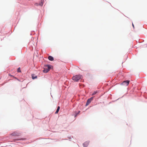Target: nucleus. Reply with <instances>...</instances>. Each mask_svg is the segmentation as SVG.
Listing matches in <instances>:
<instances>
[{"mask_svg": "<svg viewBox=\"0 0 147 147\" xmlns=\"http://www.w3.org/2000/svg\"><path fill=\"white\" fill-rule=\"evenodd\" d=\"M60 109V107L59 106H58L57 107V110L55 112V114H57L58 113L59 110Z\"/></svg>", "mask_w": 147, "mask_h": 147, "instance_id": "obj_9", "label": "nucleus"}, {"mask_svg": "<svg viewBox=\"0 0 147 147\" xmlns=\"http://www.w3.org/2000/svg\"><path fill=\"white\" fill-rule=\"evenodd\" d=\"M44 66L45 67H47V69H49V70L52 68V67H53L50 64L45 65H44Z\"/></svg>", "mask_w": 147, "mask_h": 147, "instance_id": "obj_3", "label": "nucleus"}, {"mask_svg": "<svg viewBox=\"0 0 147 147\" xmlns=\"http://www.w3.org/2000/svg\"><path fill=\"white\" fill-rule=\"evenodd\" d=\"M26 140V139L25 138H21L20 139V140Z\"/></svg>", "mask_w": 147, "mask_h": 147, "instance_id": "obj_18", "label": "nucleus"}, {"mask_svg": "<svg viewBox=\"0 0 147 147\" xmlns=\"http://www.w3.org/2000/svg\"><path fill=\"white\" fill-rule=\"evenodd\" d=\"M73 138V137H72L71 138V137H68V138L69 139V140L70 141H71V139L72 138Z\"/></svg>", "mask_w": 147, "mask_h": 147, "instance_id": "obj_17", "label": "nucleus"}, {"mask_svg": "<svg viewBox=\"0 0 147 147\" xmlns=\"http://www.w3.org/2000/svg\"><path fill=\"white\" fill-rule=\"evenodd\" d=\"M129 83V80H126L123 81L120 84L121 85H124L125 86H127Z\"/></svg>", "mask_w": 147, "mask_h": 147, "instance_id": "obj_2", "label": "nucleus"}, {"mask_svg": "<svg viewBox=\"0 0 147 147\" xmlns=\"http://www.w3.org/2000/svg\"><path fill=\"white\" fill-rule=\"evenodd\" d=\"M98 91H97V90H96V91H94L93 93H92V96H93V95H95V94H96V93H98Z\"/></svg>", "mask_w": 147, "mask_h": 147, "instance_id": "obj_11", "label": "nucleus"}, {"mask_svg": "<svg viewBox=\"0 0 147 147\" xmlns=\"http://www.w3.org/2000/svg\"><path fill=\"white\" fill-rule=\"evenodd\" d=\"M48 58L49 59L50 61H53L54 60L53 57L51 56H49L48 57Z\"/></svg>", "mask_w": 147, "mask_h": 147, "instance_id": "obj_8", "label": "nucleus"}, {"mask_svg": "<svg viewBox=\"0 0 147 147\" xmlns=\"http://www.w3.org/2000/svg\"><path fill=\"white\" fill-rule=\"evenodd\" d=\"M132 26H133V27L134 28V26L133 23H132Z\"/></svg>", "mask_w": 147, "mask_h": 147, "instance_id": "obj_20", "label": "nucleus"}, {"mask_svg": "<svg viewBox=\"0 0 147 147\" xmlns=\"http://www.w3.org/2000/svg\"><path fill=\"white\" fill-rule=\"evenodd\" d=\"M80 112V111H79L78 112L76 111L75 113V117H76L78 115Z\"/></svg>", "mask_w": 147, "mask_h": 147, "instance_id": "obj_10", "label": "nucleus"}, {"mask_svg": "<svg viewBox=\"0 0 147 147\" xmlns=\"http://www.w3.org/2000/svg\"><path fill=\"white\" fill-rule=\"evenodd\" d=\"M35 34V32L34 31H33L31 32L30 34V35H32V34Z\"/></svg>", "mask_w": 147, "mask_h": 147, "instance_id": "obj_16", "label": "nucleus"}, {"mask_svg": "<svg viewBox=\"0 0 147 147\" xmlns=\"http://www.w3.org/2000/svg\"><path fill=\"white\" fill-rule=\"evenodd\" d=\"M82 75L80 74L76 75L73 76L72 79L75 82H78L82 78Z\"/></svg>", "mask_w": 147, "mask_h": 147, "instance_id": "obj_1", "label": "nucleus"}, {"mask_svg": "<svg viewBox=\"0 0 147 147\" xmlns=\"http://www.w3.org/2000/svg\"><path fill=\"white\" fill-rule=\"evenodd\" d=\"M44 2V1L43 0H41V2L39 4L36 3V6H38L39 5L41 6H42L43 5Z\"/></svg>", "mask_w": 147, "mask_h": 147, "instance_id": "obj_5", "label": "nucleus"}, {"mask_svg": "<svg viewBox=\"0 0 147 147\" xmlns=\"http://www.w3.org/2000/svg\"><path fill=\"white\" fill-rule=\"evenodd\" d=\"M94 97V96H92L89 98V99L92 101L93 100V98Z\"/></svg>", "mask_w": 147, "mask_h": 147, "instance_id": "obj_15", "label": "nucleus"}, {"mask_svg": "<svg viewBox=\"0 0 147 147\" xmlns=\"http://www.w3.org/2000/svg\"><path fill=\"white\" fill-rule=\"evenodd\" d=\"M21 70L20 68V67L18 68V69H17V72H21Z\"/></svg>", "mask_w": 147, "mask_h": 147, "instance_id": "obj_12", "label": "nucleus"}, {"mask_svg": "<svg viewBox=\"0 0 147 147\" xmlns=\"http://www.w3.org/2000/svg\"><path fill=\"white\" fill-rule=\"evenodd\" d=\"M49 71V70L47 69V68H44V69L43 70V71L44 73H47Z\"/></svg>", "mask_w": 147, "mask_h": 147, "instance_id": "obj_7", "label": "nucleus"}, {"mask_svg": "<svg viewBox=\"0 0 147 147\" xmlns=\"http://www.w3.org/2000/svg\"><path fill=\"white\" fill-rule=\"evenodd\" d=\"M9 75L10 76H13L12 75H11L10 74Z\"/></svg>", "mask_w": 147, "mask_h": 147, "instance_id": "obj_21", "label": "nucleus"}, {"mask_svg": "<svg viewBox=\"0 0 147 147\" xmlns=\"http://www.w3.org/2000/svg\"><path fill=\"white\" fill-rule=\"evenodd\" d=\"M89 104V103H88L87 102H86V105H85V106H87Z\"/></svg>", "mask_w": 147, "mask_h": 147, "instance_id": "obj_19", "label": "nucleus"}, {"mask_svg": "<svg viewBox=\"0 0 147 147\" xmlns=\"http://www.w3.org/2000/svg\"><path fill=\"white\" fill-rule=\"evenodd\" d=\"M31 76L33 80L37 78V76L34 74H32Z\"/></svg>", "mask_w": 147, "mask_h": 147, "instance_id": "obj_6", "label": "nucleus"}, {"mask_svg": "<svg viewBox=\"0 0 147 147\" xmlns=\"http://www.w3.org/2000/svg\"><path fill=\"white\" fill-rule=\"evenodd\" d=\"M15 78H16H16H16V77H15Z\"/></svg>", "mask_w": 147, "mask_h": 147, "instance_id": "obj_22", "label": "nucleus"}, {"mask_svg": "<svg viewBox=\"0 0 147 147\" xmlns=\"http://www.w3.org/2000/svg\"><path fill=\"white\" fill-rule=\"evenodd\" d=\"M11 135L13 136H16V134L15 132H13L11 134Z\"/></svg>", "mask_w": 147, "mask_h": 147, "instance_id": "obj_14", "label": "nucleus"}, {"mask_svg": "<svg viewBox=\"0 0 147 147\" xmlns=\"http://www.w3.org/2000/svg\"><path fill=\"white\" fill-rule=\"evenodd\" d=\"M89 143V141H87L85 142H84L83 144V146L84 147H87Z\"/></svg>", "mask_w": 147, "mask_h": 147, "instance_id": "obj_4", "label": "nucleus"}, {"mask_svg": "<svg viewBox=\"0 0 147 147\" xmlns=\"http://www.w3.org/2000/svg\"><path fill=\"white\" fill-rule=\"evenodd\" d=\"M92 101L89 99L88 98L87 101V102L88 103H89V104H90Z\"/></svg>", "mask_w": 147, "mask_h": 147, "instance_id": "obj_13", "label": "nucleus"}]
</instances>
